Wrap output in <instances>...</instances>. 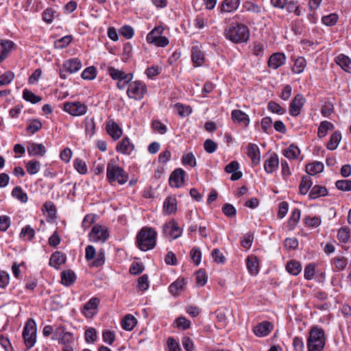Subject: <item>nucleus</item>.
Returning a JSON list of instances; mask_svg holds the SVG:
<instances>
[{"mask_svg":"<svg viewBox=\"0 0 351 351\" xmlns=\"http://www.w3.org/2000/svg\"><path fill=\"white\" fill-rule=\"evenodd\" d=\"M62 67L68 71L69 73H73L82 68V62L78 58H72L65 61Z\"/></svg>","mask_w":351,"mask_h":351,"instance_id":"24","label":"nucleus"},{"mask_svg":"<svg viewBox=\"0 0 351 351\" xmlns=\"http://www.w3.org/2000/svg\"><path fill=\"white\" fill-rule=\"evenodd\" d=\"M286 56L283 53H274L269 58L268 66L273 69H277L285 63Z\"/></svg>","mask_w":351,"mask_h":351,"instance_id":"15","label":"nucleus"},{"mask_svg":"<svg viewBox=\"0 0 351 351\" xmlns=\"http://www.w3.org/2000/svg\"><path fill=\"white\" fill-rule=\"evenodd\" d=\"M278 165V157L277 154H273L265 161L264 169L267 173H272L277 169Z\"/></svg>","mask_w":351,"mask_h":351,"instance_id":"19","label":"nucleus"},{"mask_svg":"<svg viewBox=\"0 0 351 351\" xmlns=\"http://www.w3.org/2000/svg\"><path fill=\"white\" fill-rule=\"evenodd\" d=\"M84 80H91L96 77V69L94 66H89L85 69L81 74Z\"/></svg>","mask_w":351,"mask_h":351,"instance_id":"53","label":"nucleus"},{"mask_svg":"<svg viewBox=\"0 0 351 351\" xmlns=\"http://www.w3.org/2000/svg\"><path fill=\"white\" fill-rule=\"evenodd\" d=\"M327 194L328 191L326 187L319 185H315L312 188L308 196L310 199H315L319 197L326 196Z\"/></svg>","mask_w":351,"mask_h":351,"instance_id":"34","label":"nucleus"},{"mask_svg":"<svg viewBox=\"0 0 351 351\" xmlns=\"http://www.w3.org/2000/svg\"><path fill=\"white\" fill-rule=\"evenodd\" d=\"M23 97L27 101H29L34 104L38 103L42 99V98L40 96L36 95L33 92L28 89L23 90Z\"/></svg>","mask_w":351,"mask_h":351,"instance_id":"43","label":"nucleus"},{"mask_svg":"<svg viewBox=\"0 0 351 351\" xmlns=\"http://www.w3.org/2000/svg\"><path fill=\"white\" fill-rule=\"evenodd\" d=\"M332 263L337 269L343 270L347 265V260L344 257H335Z\"/></svg>","mask_w":351,"mask_h":351,"instance_id":"62","label":"nucleus"},{"mask_svg":"<svg viewBox=\"0 0 351 351\" xmlns=\"http://www.w3.org/2000/svg\"><path fill=\"white\" fill-rule=\"evenodd\" d=\"M0 63L3 61L8 56V53L12 51L14 46V43L9 40H0Z\"/></svg>","mask_w":351,"mask_h":351,"instance_id":"21","label":"nucleus"},{"mask_svg":"<svg viewBox=\"0 0 351 351\" xmlns=\"http://www.w3.org/2000/svg\"><path fill=\"white\" fill-rule=\"evenodd\" d=\"M335 62L345 71L351 73V59L348 56L340 54L336 57Z\"/></svg>","mask_w":351,"mask_h":351,"instance_id":"28","label":"nucleus"},{"mask_svg":"<svg viewBox=\"0 0 351 351\" xmlns=\"http://www.w3.org/2000/svg\"><path fill=\"white\" fill-rule=\"evenodd\" d=\"M196 283L199 287H203L207 282V275L204 269H199L195 273Z\"/></svg>","mask_w":351,"mask_h":351,"instance_id":"54","label":"nucleus"},{"mask_svg":"<svg viewBox=\"0 0 351 351\" xmlns=\"http://www.w3.org/2000/svg\"><path fill=\"white\" fill-rule=\"evenodd\" d=\"M108 73L113 80H118L121 78L123 79V77L126 75L124 72L119 71L112 66L108 67Z\"/></svg>","mask_w":351,"mask_h":351,"instance_id":"59","label":"nucleus"},{"mask_svg":"<svg viewBox=\"0 0 351 351\" xmlns=\"http://www.w3.org/2000/svg\"><path fill=\"white\" fill-rule=\"evenodd\" d=\"M164 28L161 26L154 27L147 36V43L155 40L156 38L161 36Z\"/></svg>","mask_w":351,"mask_h":351,"instance_id":"50","label":"nucleus"},{"mask_svg":"<svg viewBox=\"0 0 351 351\" xmlns=\"http://www.w3.org/2000/svg\"><path fill=\"white\" fill-rule=\"evenodd\" d=\"M325 343L324 330L318 326L312 327L307 339L308 351H323Z\"/></svg>","mask_w":351,"mask_h":351,"instance_id":"3","label":"nucleus"},{"mask_svg":"<svg viewBox=\"0 0 351 351\" xmlns=\"http://www.w3.org/2000/svg\"><path fill=\"white\" fill-rule=\"evenodd\" d=\"M305 99L301 94H298L291 101L289 105V114L293 117H297L300 114L301 109L304 106Z\"/></svg>","mask_w":351,"mask_h":351,"instance_id":"11","label":"nucleus"},{"mask_svg":"<svg viewBox=\"0 0 351 351\" xmlns=\"http://www.w3.org/2000/svg\"><path fill=\"white\" fill-rule=\"evenodd\" d=\"M240 3V0H223L218 10L221 14L231 13L239 8Z\"/></svg>","mask_w":351,"mask_h":351,"instance_id":"13","label":"nucleus"},{"mask_svg":"<svg viewBox=\"0 0 351 351\" xmlns=\"http://www.w3.org/2000/svg\"><path fill=\"white\" fill-rule=\"evenodd\" d=\"M285 9L289 13H293L295 16L301 15V10L298 4V1L295 0H287V3Z\"/></svg>","mask_w":351,"mask_h":351,"instance_id":"38","label":"nucleus"},{"mask_svg":"<svg viewBox=\"0 0 351 351\" xmlns=\"http://www.w3.org/2000/svg\"><path fill=\"white\" fill-rule=\"evenodd\" d=\"M76 278V275L72 270H66L61 273V282L66 287L73 285L75 282Z\"/></svg>","mask_w":351,"mask_h":351,"instance_id":"27","label":"nucleus"},{"mask_svg":"<svg viewBox=\"0 0 351 351\" xmlns=\"http://www.w3.org/2000/svg\"><path fill=\"white\" fill-rule=\"evenodd\" d=\"M191 60L193 64L196 66L202 65L205 61L204 53L201 51L199 46H193L191 49Z\"/></svg>","mask_w":351,"mask_h":351,"instance_id":"20","label":"nucleus"},{"mask_svg":"<svg viewBox=\"0 0 351 351\" xmlns=\"http://www.w3.org/2000/svg\"><path fill=\"white\" fill-rule=\"evenodd\" d=\"M106 130L108 134L114 140L119 138L122 135V129L113 121H109L106 123Z\"/></svg>","mask_w":351,"mask_h":351,"instance_id":"23","label":"nucleus"},{"mask_svg":"<svg viewBox=\"0 0 351 351\" xmlns=\"http://www.w3.org/2000/svg\"><path fill=\"white\" fill-rule=\"evenodd\" d=\"M106 177L110 184L117 182L119 184H123L128 181V175L123 168L113 162H108L106 169Z\"/></svg>","mask_w":351,"mask_h":351,"instance_id":"4","label":"nucleus"},{"mask_svg":"<svg viewBox=\"0 0 351 351\" xmlns=\"http://www.w3.org/2000/svg\"><path fill=\"white\" fill-rule=\"evenodd\" d=\"M52 339L59 340L60 343L66 346L73 341V335L70 332H66L64 326H59L54 331Z\"/></svg>","mask_w":351,"mask_h":351,"instance_id":"10","label":"nucleus"},{"mask_svg":"<svg viewBox=\"0 0 351 351\" xmlns=\"http://www.w3.org/2000/svg\"><path fill=\"white\" fill-rule=\"evenodd\" d=\"M273 329V325L267 321L263 322L256 326L253 331L257 337H265L268 335Z\"/></svg>","mask_w":351,"mask_h":351,"instance_id":"16","label":"nucleus"},{"mask_svg":"<svg viewBox=\"0 0 351 351\" xmlns=\"http://www.w3.org/2000/svg\"><path fill=\"white\" fill-rule=\"evenodd\" d=\"M97 339L96 330L89 328L85 331V340L87 343H93Z\"/></svg>","mask_w":351,"mask_h":351,"instance_id":"63","label":"nucleus"},{"mask_svg":"<svg viewBox=\"0 0 351 351\" xmlns=\"http://www.w3.org/2000/svg\"><path fill=\"white\" fill-rule=\"evenodd\" d=\"M177 209V202L176 198L168 197L164 202L163 210L166 214L170 215Z\"/></svg>","mask_w":351,"mask_h":351,"instance_id":"32","label":"nucleus"},{"mask_svg":"<svg viewBox=\"0 0 351 351\" xmlns=\"http://www.w3.org/2000/svg\"><path fill=\"white\" fill-rule=\"evenodd\" d=\"M247 268L248 271L253 276L259 272L258 260L256 256H251L247 258Z\"/></svg>","mask_w":351,"mask_h":351,"instance_id":"29","label":"nucleus"},{"mask_svg":"<svg viewBox=\"0 0 351 351\" xmlns=\"http://www.w3.org/2000/svg\"><path fill=\"white\" fill-rule=\"evenodd\" d=\"M147 92L146 86L139 81L129 84L127 90L128 96L136 100H141Z\"/></svg>","mask_w":351,"mask_h":351,"instance_id":"6","label":"nucleus"},{"mask_svg":"<svg viewBox=\"0 0 351 351\" xmlns=\"http://www.w3.org/2000/svg\"><path fill=\"white\" fill-rule=\"evenodd\" d=\"M42 123L38 119H32L29 121L26 130L29 133L33 134L38 132L42 128Z\"/></svg>","mask_w":351,"mask_h":351,"instance_id":"45","label":"nucleus"},{"mask_svg":"<svg viewBox=\"0 0 351 351\" xmlns=\"http://www.w3.org/2000/svg\"><path fill=\"white\" fill-rule=\"evenodd\" d=\"M109 237L106 227L99 224L95 225L89 233V239L93 242H105Z\"/></svg>","mask_w":351,"mask_h":351,"instance_id":"7","label":"nucleus"},{"mask_svg":"<svg viewBox=\"0 0 351 351\" xmlns=\"http://www.w3.org/2000/svg\"><path fill=\"white\" fill-rule=\"evenodd\" d=\"M25 168L30 175L37 173L40 168V162L35 160H31L26 163Z\"/></svg>","mask_w":351,"mask_h":351,"instance_id":"42","label":"nucleus"},{"mask_svg":"<svg viewBox=\"0 0 351 351\" xmlns=\"http://www.w3.org/2000/svg\"><path fill=\"white\" fill-rule=\"evenodd\" d=\"M338 20L337 14L332 13L322 17V23L327 26H332L336 24Z\"/></svg>","mask_w":351,"mask_h":351,"instance_id":"56","label":"nucleus"},{"mask_svg":"<svg viewBox=\"0 0 351 351\" xmlns=\"http://www.w3.org/2000/svg\"><path fill=\"white\" fill-rule=\"evenodd\" d=\"M24 343L29 350L32 348L36 341V324L34 319H28L25 325L23 331Z\"/></svg>","mask_w":351,"mask_h":351,"instance_id":"5","label":"nucleus"},{"mask_svg":"<svg viewBox=\"0 0 351 351\" xmlns=\"http://www.w3.org/2000/svg\"><path fill=\"white\" fill-rule=\"evenodd\" d=\"M116 149L121 154H130L134 149V145L130 141L129 138L125 137L117 144Z\"/></svg>","mask_w":351,"mask_h":351,"instance_id":"25","label":"nucleus"},{"mask_svg":"<svg viewBox=\"0 0 351 351\" xmlns=\"http://www.w3.org/2000/svg\"><path fill=\"white\" fill-rule=\"evenodd\" d=\"M231 116L234 122L242 123L245 126H247L250 123L248 115L240 110H232Z\"/></svg>","mask_w":351,"mask_h":351,"instance_id":"26","label":"nucleus"},{"mask_svg":"<svg viewBox=\"0 0 351 351\" xmlns=\"http://www.w3.org/2000/svg\"><path fill=\"white\" fill-rule=\"evenodd\" d=\"M157 232L154 228L143 227L136 236V244L142 251L153 249L156 244Z\"/></svg>","mask_w":351,"mask_h":351,"instance_id":"2","label":"nucleus"},{"mask_svg":"<svg viewBox=\"0 0 351 351\" xmlns=\"http://www.w3.org/2000/svg\"><path fill=\"white\" fill-rule=\"evenodd\" d=\"M14 78V74L12 71H6L0 75V87L10 84Z\"/></svg>","mask_w":351,"mask_h":351,"instance_id":"51","label":"nucleus"},{"mask_svg":"<svg viewBox=\"0 0 351 351\" xmlns=\"http://www.w3.org/2000/svg\"><path fill=\"white\" fill-rule=\"evenodd\" d=\"M148 276L146 274L141 276L138 280V289L141 291H145L149 288Z\"/></svg>","mask_w":351,"mask_h":351,"instance_id":"64","label":"nucleus"},{"mask_svg":"<svg viewBox=\"0 0 351 351\" xmlns=\"http://www.w3.org/2000/svg\"><path fill=\"white\" fill-rule=\"evenodd\" d=\"M304 223L306 226L311 228H317L321 223V219L319 217H306L304 219Z\"/></svg>","mask_w":351,"mask_h":351,"instance_id":"58","label":"nucleus"},{"mask_svg":"<svg viewBox=\"0 0 351 351\" xmlns=\"http://www.w3.org/2000/svg\"><path fill=\"white\" fill-rule=\"evenodd\" d=\"M213 261L217 263H224L226 258L217 248L214 249L211 253Z\"/></svg>","mask_w":351,"mask_h":351,"instance_id":"60","label":"nucleus"},{"mask_svg":"<svg viewBox=\"0 0 351 351\" xmlns=\"http://www.w3.org/2000/svg\"><path fill=\"white\" fill-rule=\"evenodd\" d=\"M239 167V162L237 161H232L225 167L226 172L228 173H232L230 179L232 181L238 180L242 177V172L237 171V169Z\"/></svg>","mask_w":351,"mask_h":351,"instance_id":"22","label":"nucleus"},{"mask_svg":"<svg viewBox=\"0 0 351 351\" xmlns=\"http://www.w3.org/2000/svg\"><path fill=\"white\" fill-rule=\"evenodd\" d=\"M247 155L251 158L252 164L257 165L261 161L260 150L256 144L250 143L247 146Z\"/></svg>","mask_w":351,"mask_h":351,"instance_id":"18","label":"nucleus"},{"mask_svg":"<svg viewBox=\"0 0 351 351\" xmlns=\"http://www.w3.org/2000/svg\"><path fill=\"white\" fill-rule=\"evenodd\" d=\"M27 150L30 156H43L47 152L45 147L43 144L36 143H29Z\"/></svg>","mask_w":351,"mask_h":351,"instance_id":"17","label":"nucleus"},{"mask_svg":"<svg viewBox=\"0 0 351 351\" xmlns=\"http://www.w3.org/2000/svg\"><path fill=\"white\" fill-rule=\"evenodd\" d=\"M300 210L299 208H295L291 215V217L288 221V226L290 229H293L297 223H298L300 218Z\"/></svg>","mask_w":351,"mask_h":351,"instance_id":"44","label":"nucleus"},{"mask_svg":"<svg viewBox=\"0 0 351 351\" xmlns=\"http://www.w3.org/2000/svg\"><path fill=\"white\" fill-rule=\"evenodd\" d=\"M12 195L23 203H25L28 200L27 193H24L20 186L14 187L12 191Z\"/></svg>","mask_w":351,"mask_h":351,"instance_id":"46","label":"nucleus"},{"mask_svg":"<svg viewBox=\"0 0 351 351\" xmlns=\"http://www.w3.org/2000/svg\"><path fill=\"white\" fill-rule=\"evenodd\" d=\"M163 232L167 237L173 240L181 236L182 230L179 227L178 223L176 221L171 220L164 225Z\"/></svg>","mask_w":351,"mask_h":351,"instance_id":"9","label":"nucleus"},{"mask_svg":"<svg viewBox=\"0 0 351 351\" xmlns=\"http://www.w3.org/2000/svg\"><path fill=\"white\" fill-rule=\"evenodd\" d=\"M64 110L72 116H82L86 114L87 106L80 102H66L64 105Z\"/></svg>","mask_w":351,"mask_h":351,"instance_id":"8","label":"nucleus"},{"mask_svg":"<svg viewBox=\"0 0 351 351\" xmlns=\"http://www.w3.org/2000/svg\"><path fill=\"white\" fill-rule=\"evenodd\" d=\"M300 154V150L298 146L291 144L283 151V155L288 159H296Z\"/></svg>","mask_w":351,"mask_h":351,"instance_id":"39","label":"nucleus"},{"mask_svg":"<svg viewBox=\"0 0 351 351\" xmlns=\"http://www.w3.org/2000/svg\"><path fill=\"white\" fill-rule=\"evenodd\" d=\"M335 128L334 125L328 121H323L320 123V125L318 128L317 136L319 138H323L326 134L328 130H332Z\"/></svg>","mask_w":351,"mask_h":351,"instance_id":"37","label":"nucleus"},{"mask_svg":"<svg viewBox=\"0 0 351 351\" xmlns=\"http://www.w3.org/2000/svg\"><path fill=\"white\" fill-rule=\"evenodd\" d=\"M184 279L182 278L178 279L177 280L171 283L169 287V292L173 295L179 294L184 289Z\"/></svg>","mask_w":351,"mask_h":351,"instance_id":"33","label":"nucleus"},{"mask_svg":"<svg viewBox=\"0 0 351 351\" xmlns=\"http://www.w3.org/2000/svg\"><path fill=\"white\" fill-rule=\"evenodd\" d=\"M286 269L289 274L297 276L302 271V265L298 261L291 260L287 263Z\"/></svg>","mask_w":351,"mask_h":351,"instance_id":"36","label":"nucleus"},{"mask_svg":"<svg viewBox=\"0 0 351 351\" xmlns=\"http://www.w3.org/2000/svg\"><path fill=\"white\" fill-rule=\"evenodd\" d=\"M313 184V182L309 176H304L299 186L300 193L302 195H306L311 186Z\"/></svg>","mask_w":351,"mask_h":351,"instance_id":"41","label":"nucleus"},{"mask_svg":"<svg viewBox=\"0 0 351 351\" xmlns=\"http://www.w3.org/2000/svg\"><path fill=\"white\" fill-rule=\"evenodd\" d=\"M350 228L347 226L341 228L337 233V238L341 243H347L350 239Z\"/></svg>","mask_w":351,"mask_h":351,"instance_id":"48","label":"nucleus"},{"mask_svg":"<svg viewBox=\"0 0 351 351\" xmlns=\"http://www.w3.org/2000/svg\"><path fill=\"white\" fill-rule=\"evenodd\" d=\"M71 36H65L54 42V47L56 49H63L67 47L72 41Z\"/></svg>","mask_w":351,"mask_h":351,"instance_id":"49","label":"nucleus"},{"mask_svg":"<svg viewBox=\"0 0 351 351\" xmlns=\"http://www.w3.org/2000/svg\"><path fill=\"white\" fill-rule=\"evenodd\" d=\"M73 166L76 171L80 174H86L87 173L86 164L82 159L76 158L73 162Z\"/></svg>","mask_w":351,"mask_h":351,"instance_id":"52","label":"nucleus"},{"mask_svg":"<svg viewBox=\"0 0 351 351\" xmlns=\"http://www.w3.org/2000/svg\"><path fill=\"white\" fill-rule=\"evenodd\" d=\"M137 324V319L131 314L126 315L121 321V326L125 330H132Z\"/></svg>","mask_w":351,"mask_h":351,"instance_id":"31","label":"nucleus"},{"mask_svg":"<svg viewBox=\"0 0 351 351\" xmlns=\"http://www.w3.org/2000/svg\"><path fill=\"white\" fill-rule=\"evenodd\" d=\"M66 257L60 252L53 253L49 260V265L58 269L61 265L65 263Z\"/></svg>","mask_w":351,"mask_h":351,"instance_id":"30","label":"nucleus"},{"mask_svg":"<svg viewBox=\"0 0 351 351\" xmlns=\"http://www.w3.org/2000/svg\"><path fill=\"white\" fill-rule=\"evenodd\" d=\"M336 187L341 191H351V180H342L336 182Z\"/></svg>","mask_w":351,"mask_h":351,"instance_id":"61","label":"nucleus"},{"mask_svg":"<svg viewBox=\"0 0 351 351\" xmlns=\"http://www.w3.org/2000/svg\"><path fill=\"white\" fill-rule=\"evenodd\" d=\"M341 139V134L339 131L335 132L330 136V138L327 143V149L330 150H335Z\"/></svg>","mask_w":351,"mask_h":351,"instance_id":"40","label":"nucleus"},{"mask_svg":"<svg viewBox=\"0 0 351 351\" xmlns=\"http://www.w3.org/2000/svg\"><path fill=\"white\" fill-rule=\"evenodd\" d=\"M100 300L98 298H92L83 307L82 313L86 317H92L95 314L94 311L97 310Z\"/></svg>","mask_w":351,"mask_h":351,"instance_id":"14","label":"nucleus"},{"mask_svg":"<svg viewBox=\"0 0 351 351\" xmlns=\"http://www.w3.org/2000/svg\"><path fill=\"white\" fill-rule=\"evenodd\" d=\"M324 170V165L320 162H314L306 165L305 171L311 176L321 173Z\"/></svg>","mask_w":351,"mask_h":351,"instance_id":"35","label":"nucleus"},{"mask_svg":"<svg viewBox=\"0 0 351 351\" xmlns=\"http://www.w3.org/2000/svg\"><path fill=\"white\" fill-rule=\"evenodd\" d=\"M185 171L182 169L174 170L170 176L169 182L171 186L179 188L184 182Z\"/></svg>","mask_w":351,"mask_h":351,"instance_id":"12","label":"nucleus"},{"mask_svg":"<svg viewBox=\"0 0 351 351\" xmlns=\"http://www.w3.org/2000/svg\"><path fill=\"white\" fill-rule=\"evenodd\" d=\"M267 108L269 110L278 114H283L286 112L285 108L281 107L278 103L275 101L269 102Z\"/></svg>","mask_w":351,"mask_h":351,"instance_id":"55","label":"nucleus"},{"mask_svg":"<svg viewBox=\"0 0 351 351\" xmlns=\"http://www.w3.org/2000/svg\"><path fill=\"white\" fill-rule=\"evenodd\" d=\"M250 34L248 27L240 23H233L224 30L225 37L235 44L247 43Z\"/></svg>","mask_w":351,"mask_h":351,"instance_id":"1","label":"nucleus"},{"mask_svg":"<svg viewBox=\"0 0 351 351\" xmlns=\"http://www.w3.org/2000/svg\"><path fill=\"white\" fill-rule=\"evenodd\" d=\"M306 64V60L303 57H298L295 60L292 70L295 73H300L304 71Z\"/></svg>","mask_w":351,"mask_h":351,"instance_id":"47","label":"nucleus"},{"mask_svg":"<svg viewBox=\"0 0 351 351\" xmlns=\"http://www.w3.org/2000/svg\"><path fill=\"white\" fill-rule=\"evenodd\" d=\"M191 260L195 265H199L201 262L202 253L199 248L194 247L190 252Z\"/></svg>","mask_w":351,"mask_h":351,"instance_id":"57","label":"nucleus"}]
</instances>
